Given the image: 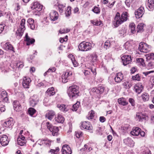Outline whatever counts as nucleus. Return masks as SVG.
Masks as SVG:
<instances>
[{
	"label": "nucleus",
	"instance_id": "obj_1",
	"mask_svg": "<svg viewBox=\"0 0 154 154\" xmlns=\"http://www.w3.org/2000/svg\"><path fill=\"white\" fill-rule=\"evenodd\" d=\"M129 16L127 12H123L120 17V13L118 12L115 16L112 23L115 28L118 27L123 23L126 21Z\"/></svg>",
	"mask_w": 154,
	"mask_h": 154
},
{
	"label": "nucleus",
	"instance_id": "obj_2",
	"mask_svg": "<svg viewBox=\"0 0 154 154\" xmlns=\"http://www.w3.org/2000/svg\"><path fill=\"white\" fill-rule=\"evenodd\" d=\"M79 87L76 85L70 86L68 90V94L71 99L76 98L79 96Z\"/></svg>",
	"mask_w": 154,
	"mask_h": 154
},
{
	"label": "nucleus",
	"instance_id": "obj_3",
	"mask_svg": "<svg viewBox=\"0 0 154 154\" xmlns=\"http://www.w3.org/2000/svg\"><path fill=\"white\" fill-rule=\"evenodd\" d=\"M92 47V44L91 43L83 41L79 45L78 49L79 51H86L91 50Z\"/></svg>",
	"mask_w": 154,
	"mask_h": 154
},
{
	"label": "nucleus",
	"instance_id": "obj_4",
	"mask_svg": "<svg viewBox=\"0 0 154 154\" xmlns=\"http://www.w3.org/2000/svg\"><path fill=\"white\" fill-rule=\"evenodd\" d=\"M25 20L24 19H22L21 20L19 27L16 33L17 36H21L23 35L24 32L26 29L25 26Z\"/></svg>",
	"mask_w": 154,
	"mask_h": 154
},
{
	"label": "nucleus",
	"instance_id": "obj_5",
	"mask_svg": "<svg viewBox=\"0 0 154 154\" xmlns=\"http://www.w3.org/2000/svg\"><path fill=\"white\" fill-rule=\"evenodd\" d=\"M46 126L48 130L52 133V134L54 136H57L58 135L59 129L57 127L54 126L52 124L49 122H47Z\"/></svg>",
	"mask_w": 154,
	"mask_h": 154
},
{
	"label": "nucleus",
	"instance_id": "obj_6",
	"mask_svg": "<svg viewBox=\"0 0 154 154\" xmlns=\"http://www.w3.org/2000/svg\"><path fill=\"white\" fill-rule=\"evenodd\" d=\"M138 49L140 52L147 53L150 51V48L149 45L145 43L141 42L139 44Z\"/></svg>",
	"mask_w": 154,
	"mask_h": 154
},
{
	"label": "nucleus",
	"instance_id": "obj_7",
	"mask_svg": "<svg viewBox=\"0 0 154 154\" xmlns=\"http://www.w3.org/2000/svg\"><path fill=\"white\" fill-rule=\"evenodd\" d=\"M125 49L127 50L126 53L128 54H131L133 53V51L134 50L132 45L128 41L126 42L123 45Z\"/></svg>",
	"mask_w": 154,
	"mask_h": 154
},
{
	"label": "nucleus",
	"instance_id": "obj_8",
	"mask_svg": "<svg viewBox=\"0 0 154 154\" xmlns=\"http://www.w3.org/2000/svg\"><path fill=\"white\" fill-rule=\"evenodd\" d=\"M39 100L38 96L36 95H33L29 99L30 105L32 107H34L38 104Z\"/></svg>",
	"mask_w": 154,
	"mask_h": 154
},
{
	"label": "nucleus",
	"instance_id": "obj_9",
	"mask_svg": "<svg viewBox=\"0 0 154 154\" xmlns=\"http://www.w3.org/2000/svg\"><path fill=\"white\" fill-rule=\"evenodd\" d=\"M123 64L126 66L130 63L132 61V59L131 55H124L121 57Z\"/></svg>",
	"mask_w": 154,
	"mask_h": 154
},
{
	"label": "nucleus",
	"instance_id": "obj_10",
	"mask_svg": "<svg viewBox=\"0 0 154 154\" xmlns=\"http://www.w3.org/2000/svg\"><path fill=\"white\" fill-rule=\"evenodd\" d=\"M7 93L4 90L0 91V101L3 102H7L8 99L7 97Z\"/></svg>",
	"mask_w": 154,
	"mask_h": 154
},
{
	"label": "nucleus",
	"instance_id": "obj_11",
	"mask_svg": "<svg viewBox=\"0 0 154 154\" xmlns=\"http://www.w3.org/2000/svg\"><path fill=\"white\" fill-rule=\"evenodd\" d=\"M31 82L30 78L28 77H25L22 82L23 87L25 88H29Z\"/></svg>",
	"mask_w": 154,
	"mask_h": 154
},
{
	"label": "nucleus",
	"instance_id": "obj_12",
	"mask_svg": "<svg viewBox=\"0 0 154 154\" xmlns=\"http://www.w3.org/2000/svg\"><path fill=\"white\" fill-rule=\"evenodd\" d=\"M144 12V8L142 7H140L135 12V16L137 18H139L142 17Z\"/></svg>",
	"mask_w": 154,
	"mask_h": 154
},
{
	"label": "nucleus",
	"instance_id": "obj_13",
	"mask_svg": "<svg viewBox=\"0 0 154 154\" xmlns=\"http://www.w3.org/2000/svg\"><path fill=\"white\" fill-rule=\"evenodd\" d=\"M14 124V122L13 119L10 118V119H7L5 122L4 123L3 125L6 128H11Z\"/></svg>",
	"mask_w": 154,
	"mask_h": 154
},
{
	"label": "nucleus",
	"instance_id": "obj_14",
	"mask_svg": "<svg viewBox=\"0 0 154 154\" xmlns=\"http://www.w3.org/2000/svg\"><path fill=\"white\" fill-rule=\"evenodd\" d=\"M52 142V140L48 138H45L41 140L40 143L41 144L40 145H43L49 147L51 145V143Z\"/></svg>",
	"mask_w": 154,
	"mask_h": 154
},
{
	"label": "nucleus",
	"instance_id": "obj_15",
	"mask_svg": "<svg viewBox=\"0 0 154 154\" xmlns=\"http://www.w3.org/2000/svg\"><path fill=\"white\" fill-rule=\"evenodd\" d=\"M17 144L21 146H24L26 142L25 137L23 135L19 136L17 139Z\"/></svg>",
	"mask_w": 154,
	"mask_h": 154
},
{
	"label": "nucleus",
	"instance_id": "obj_16",
	"mask_svg": "<svg viewBox=\"0 0 154 154\" xmlns=\"http://www.w3.org/2000/svg\"><path fill=\"white\" fill-rule=\"evenodd\" d=\"M0 142L1 145L3 146L7 145L9 142L8 137L5 135H2L0 139Z\"/></svg>",
	"mask_w": 154,
	"mask_h": 154
},
{
	"label": "nucleus",
	"instance_id": "obj_17",
	"mask_svg": "<svg viewBox=\"0 0 154 154\" xmlns=\"http://www.w3.org/2000/svg\"><path fill=\"white\" fill-rule=\"evenodd\" d=\"M147 116L145 113L140 112L137 113L135 117L136 119L139 122L141 121L143 119H146Z\"/></svg>",
	"mask_w": 154,
	"mask_h": 154
},
{
	"label": "nucleus",
	"instance_id": "obj_18",
	"mask_svg": "<svg viewBox=\"0 0 154 154\" xmlns=\"http://www.w3.org/2000/svg\"><path fill=\"white\" fill-rule=\"evenodd\" d=\"M50 17L51 20L54 21L57 20L58 18V14L56 11L52 10L50 13Z\"/></svg>",
	"mask_w": 154,
	"mask_h": 154
},
{
	"label": "nucleus",
	"instance_id": "obj_19",
	"mask_svg": "<svg viewBox=\"0 0 154 154\" xmlns=\"http://www.w3.org/2000/svg\"><path fill=\"white\" fill-rule=\"evenodd\" d=\"M24 41L26 42V44L27 45H29L34 43L35 40L34 38H30L28 35L27 33H26L24 38Z\"/></svg>",
	"mask_w": 154,
	"mask_h": 154
},
{
	"label": "nucleus",
	"instance_id": "obj_20",
	"mask_svg": "<svg viewBox=\"0 0 154 154\" xmlns=\"http://www.w3.org/2000/svg\"><path fill=\"white\" fill-rule=\"evenodd\" d=\"M143 88V86L141 83L136 84L134 86V89L135 92L138 94H140Z\"/></svg>",
	"mask_w": 154,
	"mask_h": 154
},
{
	"label": "nucleus",
	"instance_id": "obj_21",
	"mask_svg": "<svg viewBox=\"0 0 154 154\" xmlns=\"http://www.w3.org/2000/svg\"><path fill=\"white\" fill-rule=\"evenodd\" d=\"M81 125L82 127L84 129L88 130H91L92 129V127L89 122H83L82 123Z\"/></svg>",
	"mask_w": 154,
	"mask_h": 154
},
{
	"label": "nucleus",
	"instance_id": "obj_22",
	"mask_svg": "<svg viewBox=\"0 0 154 154\" xmlns=\"http://www.w3.org/2000/svg\"><path fill=\"white\" fill-rule=\"evenodd\" d=\"M42 8V5L37 2H34L31 7L32 9H35L36 10L38 11H41Z\"/></svg>",
	"mask_w": 154,
	"mask_h": 154
},
{
	"label": "nucleus",
	"instance_id": "obj_23",
	"mask_svg": "<svg viewBox=\"0 0 154 154\" xmlns=\"http://www.w3.org/2000/svg\"><path fill=\"white\" fill-rule=\"evenodd\" d=\"M123 79V75L122 73L119 72L116 74L115 78V82L117 83L120 82Z\"/></svg>",
	"mask_w": 154,
	"mask_h": 154
},
{
	"label": "nucleus",
	"instance_id": "obj_24",
	"mask_svg": "<svg viewBox=\"0 0 154 154\" xmlns=\"http://www.w3.org/2000/svg\"><path fill=\"white\" fill-rule=\"evenodd\" d=\"M1 45L6 50H10L13 51V48L9 42H7L4 45L2 43Z\"/></svg>",
	"mask_w": 154,
	"mask_h": 154
},
{
	"label": "nucleus",
	"instance_id": "obj_25",
	"mask_svg": "<svg viewBox=\"0 0 154 154\" xmlns=\"http://www.w3.org/2000/svg\"><path fill=\"white\" fill-rule=\"evenodd\" d=\"M29 24V26L32 30L35 29V25L34 20L32 18H29L27 20Z\"/></svg>",
	"mask_w": 154,
	"mask_h": 154
},
{
	"label": "nucleus",
	"instance_id": "obj_26",
	"mask_svg": "<svg viewBox=\"0 0 154 154\" xmlns=\"http://www.w3.org/2000/svg\"><path fill=\"white\" fill-rule=\"evenodd\" d=\"M141 131L140 128L137 127L134 128L133 131L131 132V134L134 136H137L140 134V131Z\"/></svg>",
	"mask_w": 154,
	"mask_h": 154
},
{
	"label": "nucleus",
	"instance_id": "obj_27",
	"mask_svg": "<svg viewBox=\"0 0 154 154\" xmlns=\"http://www.w3.org/2000/svg\"><path fill=\"white\" fill-rule=\"evenodd\" d=\"M14 110L16 111H19L21 109V105L19 102L17 101H14L13 103Z\"/></svg>",
	"mask_w": 154,
	"mask_h": 154
},
{
	"label": "nucleus",
	"instance_id": "obj_28",
	"mask_svg": "<svg viewBox=\"0 0 154 154\" xmlns=\"http://www.w3.org/2000/svg\"><path fill=\"white\" fill-rule=\"evenodd\" d=\"M55 120L57 122L62 123L64 121V119L61 115L59 114L55 117Z\"/></svg>",
	"mask_w": 154,
	"mask_h": 154
},
{
	"label": "nucleus",
	"instance_id": "obj_29",
	"mask_svg": "<svg viewBox=\"0 0 154 154\" xmlns=\"http://www.w3.org/2000/svg\"><path fill=\"white\" fill-rule=\"evenodd\" d=\"M55 114V113L54 111L52 110L50 111L46 114L45 117L46 118L51 120L53 118Z\"/></svg>",
	"mask_w": 154,
	"mask_h": 154
},
{
	"label": "nucleus",
	"instance_id": "obj_30",
	"mask_svg": "<svg viewBox=\"0 0 154 154\" xmlns=\"http://www.w3.org/2000/svg\"><path fill=\"white\" fill-rule=\"evenodd\" d=\"M148 4L146 6L149 10L152 11L154 8V3L153 0H148Z\"/></svg>",
	"mask_w": 154,
	"mask_h": 154
},
{
	"label": "nucleus",
	"instance_id": "obj_31",
	"mask_svg": "<svg viewBox=\"0 0 154 154\" xmlns=\"http://www.w3.org/2000/svg\"><path fill=\"white\" fill-rule=\"evenodd\" d=\"M46 93L48 95L51 96L54 95L55 92L54 88L53 87H51L48 89Z\"/></svg>",
	"mask_w": 154,
	"mask_h": 154
},
{
	"label": "nucleus",
	"instance_id": "obj_32",
	"mask_svg": "<svg viewBox=\"0 0 154 154\" xmlns=\"http://www.w3.org/2000/svg\"><path fill=\"white\" fill-rule=\"evenodd\" d=\"M118 103L120 105L125 106L128 104V102L126 101L125 98L122 97L118 99Z\"/></svg>",
	"mask_w": 154,
	"mask_h": 154
},
{
	"label": "nucleus",
	"instance_id": "obj_33",
	"mask_svg": "<svg viewBox=\"0 0 154 154\" xmlns=\"http://www.w3.org/2000/svg\"><path fill=\"white\" fill-rule=\"evenodd\" d=\"M129 28L132 34H134L135 32V25L134 23H131L129 25Z\"/></svg>",
	"mask_w": 154,
	"mask_h": 154
},
{
	"label": "nucleus",
	"instance_id": "obj_34",
	"mask_svg": "<svg viewBox=\"0 0 154 154\" xmlns=\"http://www.w3.org/2000/svg\"><path fill=\"white\" fill-rule=\"evenodd\" d=\"M147 60H154V53H150L145 55Z\"/></svg>",
	"mask_w": 154,
	"mask_h": 154
},
{
	"label": "nucleus",
	"instance_id": "obj_35",
	"mask_svg": "<svg viewBox=\"0 0 154 154\" xmlns=\"http://www.w3.org/2000/svg\"><path fill=\"white\" fill-rule=\"evenodd\" d=\"M124 142L127 145L131 146V144L133 143V141L130 138H127L124 140Z\"/></svg>",
	"mask_w": 154,
	"mask_h": 154
},
{
	"label": "nucleus",
	"instance_id": "obj_36",
	"mask_svg": "<svg viewBox=\"0 0 154 154\" xmlns=\"http://www.w3.org/2000/svg\"><path fill=\"white\" fill-rule=\"evenodd\" d=\"M57 107L61 111L63 112H67L68 111V109L66 106L64 104L58 105Z\"/></svg>",
	"mask_w": 154,
	"mask_h": 154
},
{
	"label": "nucleus",
	"instance_id": "obj_37",
	"mask_svg": "<svg viewBox=\"0 0 154 154\" xmlns=\"http://www.w3.org/2000/svg\"><path fill=\"white\" fill-rule=\"evenodd\" d=\"M144 24L143 23H140L137 26V32H142L143 31Z\"/></svg>",
	"mask_w": 154,
	"mask_h": 154
},
{
	"label": "nucleus",
	"instance_id": "obj_38",
	"mask_svg": "<svg viewBox=\"0 0 154 154\" xmlns=\"http://www.w3.org/2000/svg\"><path fill=\"white\" fill-rule=\"evenodd\" d=\"M141 97L143 100L144 101L148 100L149 99L148 94L146 93H143L142 94Z\"/></svg>",
	"mask_w": 154,
	"mask_h": 154
},
{
	"label": "nucleus",
	"instance_id": "obj_39",
	"mask_svg": "<svg viewBox=\"0 0 154 154\" xmlns=\"http://www.w3.org/2000/svg\"><path fill=\"white\" fill-rule=\"evenodd\" d=\"M63 149L65 150L66 152H72V151L71 148L69 147L68 145L67 144L64 145L62 147Z\"/></svg>",
	"mask_w": 154,
	"mask_h": 154
},
{
	"label": "nucleus",
	"instance_id": "obj_40",
	"mask_svg": "<svg viewBox=\"0 0 154 154\" xmlns=\"http://www.w3.org/2000/svg\"><path fill=\"white\" fill-rule=\"evenodd\" d=\"M80 105V103L79 102H77L76 103L74 104L72 106V110L73 111H76L79 107Z\"/></svg>",
	"mask_w": 154,
	"mask_h": 154
},
{
	"label": "nucleus",
	"instance_id": "obj_41",
	"mask_svg": "<svg viewBox=\"0 0 154 154\" xmlns=\"http://www.w3.org/2000/svg\"><path fill=\"white\" fill-rule=\"evenodd\" d=\"M94 112L93 110H91L88 113V116L87 117L88 119H92L94 116Z\"/></svg>",
	"mask_w": 154,
	"mask_h": 154
},
{
	"label": "nucleus",
	"instance_id": "obj_42",
	"mask_svg": "<svg viewBox=\"0 0 154 154\" xmlns=\"http://www.w3.org/2000/svg\"><path fill=\"white\" fill-rule=\"evenodd\" d=\"M137 63H139L141 65L143 66H145V64L144 62V60L143 58H137Z\"/></svg>",
	"mask_w": 154,
	"mask_h": 154
},
{
	"label": "nucleus",
	"instance_id": "obj_43",
	"mask_svg": "<svg viewBox=\"0 0 154 154\" xmlns=\"http://www.w3.org/2000/svg\"><path fill=\"white\" fill-rule=\"evenodd\" d=\"M60 149L58 147H56L55 149H51L49 152H51V154H57Z\"/></svg>",
	"mask_w": 154,
	"mask_h": 154
},
{
	"label": "nucleus",
	"instance_id": "obj_44",
	"mask_svg": "<svg viewBox=\"0 0 154 154\" xmlns=\"http://www.w3.org/2000/svg\"><path fill=\"white\" fill-rule=\"evenodd\" d=\"M69 77L66 75H65L64 73L62 76V82L63 83H66L68 82V78Z\"/></svg>",
	"mask_w": 154,
	"mask_h": 154
},
{
	"label": "nucleus",
	"instance_id": "obj_45",
	"mask_svg": "<svg viewBox=\"0 0 154 154\" xmlns=\"http://www.w3.org/2000/svg\"><path fill=\"white\" fill-rule=\"evenodd\" d=\"M35 110L32 108H30L28 110V113L31 116H32L35 112Z\"/></svg>",
	"mask_w": 154,
	"mask_h": 154
},
{
	"label": "nucleus",
	"instance_id": "obj_46",
	"mask_svg": "<svg viewBox=\"0 0 154 154\" xmlns=\"http://www.w3.org/2000/svg\"><path fill=\"white\" fill-rule=\"evenodd\" d=\"M90 92L91 94H92L95 95H97V94H99L97 88H92Z\"/></svg>",
	"mask_w": 154,
	"mask_h": 154
},
{
	"label": "nucleus",
	"instance_id": "obj_47",
	"mask_svg": "<svg viewBox=\"0 0 154 154\" xmlns=\"http://www.w3.org/2000/svg\"><path fill=\"white\" fill-rule=\"evenodd\" d=\"M65 7V5L63 4H59L58 5V9L60 12L62 13L63 12Z\"/></svg>",
	"mask_w": 154,
	"mask_h": 154
},
{
	"label": "nucleus",
	"instance_id": "obj_48",
	"mask_svg": "<svg viewBox=\"0 0 154 154\" xmlns=\"http://www.w3.org/2000/svg\"><path fill=\"white\" fill-rule=\"evenodd\" d=\"M70 31V30L67 29H61L59 30V32L61 34L67 33Z\"/></svg>",
	"mask_w": 154,
	"mask_h": 154
},
{
	"label": "nucleus",
	"instance_id": "obj_49",
	"mask_svg": "<svg viewBox=\"0 0 154 154\" xmlns=\"http://www.w3.org/2000/svg\"><path fill=\"white\" fill-rule=\"evenodd\" d=\"M132 79L133 80L140 81V77L139 74H137L134 76H133Z\"/></svg>",
	"mask_w": 154,
	"mask_h": 154
},
{
	"label": "nucleus",
	"instance_id": "obj_50",
	"mask_svg": "<svg viewBox=\"0 0 154 154\" xmlns=\"http://www.w3.org/2000/svg\"><path fill=\"white\" fill-rule=\"evenodd\" d=\"M65 14L66 17H68L70 16L71 14V7H68L65 13Z\"/></svg>",
	"mask_w": 154,
	"mask_h": 154
},
{
	"label": "nucleus",
	"instance_id": "obj_51",
	"mask_svg": "<svg viewBox=\"0 0 154 154\" xmlns=\"http://www.w3.org/2000/svg\"><path fill=\"white\" fill-rule=\"evenodd\" d=\"M91 22L94 25L96 26L100 25L101 24V22L100 21H97V20H91Z\"/></svg>",
	"mask_w": 154,
	"mask_h": 154
},
{
	"label": "nucleus",
	"instance_id": "obj_52",
	"mask_svg": "<svg viewBox=\"0 0 154 154\" xmlns=\"http://www.w3.org/2000/svg\"><path fill=\"white\" fill-rule=\"evenodd\" d=\"M97 56L95 53H93L91 55V61L93 62H95L97 59Z\"/></svg>",
	"mask_w": 154,
	"mask_h": 154
},
{
	"label": "nucleus",
	"instance_id": "obj_53",
	"mask_svg": "<svg viewBox=\"0 0 154 154\" xmlns=\"http://www.w3.org/2000/svg\"><path fill=\"white\" fill-rule=\"evenodd\" d=\"M110 45V41L109 40H107L104 43V48L106 49L109 48Z\"/></svg>",
	"mask_w": 154,
	"mask_h": 154
},
{
	"label": "nucleus",
	"instance_id": "obj_54",
	"mask_svg": "<svg viewBox=\"0 0 154 154\" xmlns=\"http://www.w3.org/2000/svg\"><path fill=\"white\" fill-rule=\"evenodd\" d=\"M97 89L98 90L99 94H100L103 93L105 88L103 86H100L98 87Z\"/></svg>",
	"mask_w": 154,
	"mask_h": 154
},
{
	"label": "nucleus",
	"instance_id": "obj_55",
	"mask_svg": "<svg viewBox=\"0 0 154 154\" xmlns=\"http://www.w3.org/2000/svg\"><path fill=\"white\" fill-rule=\"evenodd\" d=\"M129 125L128 124H126L124 126H121V129L123 130V131L124 132L126 131L128 129Z\"/></svg>",
	"mask_w": 154,
	"mask_h": 154
},
{
	"label": "nucleus",
	"instance_id": "obj_56",
	"mask_svg": "<svg viewBox=\"0 0 154 154\" xmlns=\"http://www.w3.org/2000/svg\"><path fill=\"white\" fill-rule=\"evenodd\" d=\"M147 67L148 69H151L154 68V63L153 62H149L147 65Z\"/></svg>",
	"mask_w": 154,
	"mask_h": 154
},
{
	"label": "nucleus",
	"instance_id": "obj_57",
	"mask_svg": "<svg viewBox=\"0 0 154 154\" xmlns=\"http://www.w3.org/2000/svg\"><path fill=\"white\" fill-rule=\"evenodd\" d=\"M23 63L22 61H19L17 63V66L19 68H21L23 66Z\"/></svg>",
	"mask_w": 154,
	"mask_h": 154
},
{
	"label": "nucleus",
	"instance_id": "obj_58",
	"mask_svg": "<svg viewBox=\"0 0 154 154\" xmlns=\"http://www.w3.org/2000/svg\"><path fill=\"white\" fill-rule=\"evenodd\" d=\"M92 11L97 14H98L100 12V10L97 7H95L94 8L92 9Z\"/></svg>",
	"mask_w": 154,
	"mask_h": 154
},
{
	"label": "nucleus",
	"instance_id": "obj_59",
	"mask_svg": "<svg viewBox=\"0 0 154 154\" xmlns=\"http://www.w3.org/2000/svg\"><path fill=\"white\" fill-rule=\"evenodd\" d=\"M82 133L81 131H78L77 132H75V135L76 137L78 138H79L80 137H81L82 135Z\"/></svg>",
	"mask_w": 154,
	"mask_h": 154
},
{
	"label": "nucleus",
	"instance_id": "obj_60",
	"mask_svg": "<svg viewBox=\"0 0 154 154\" xmlns=\"http://www.w3.org/2000/svg\"><path fill=\"white\" fill-rule=\"evenodd\" d=\"M128 101L132 106H134L135 105L134 100V99L130 98L129 99Z\"/></svg>",
	"mask_w": 154,
	"mask_h": 154
},
{
	"label": "nucleus",
	"instance_id": "obj_61",
	"mask_svg": "<svg viewBox=\"0 0 154 154\" xmlns=\"http://www.w3.org/2000/svg\"><path fill=\"white\" fill-rule=\"evenodd\" d=\"M72 62L75 67H76L78 66V63L75 61L74 58L71 59Z\"/></svg>",
	"mask_w": 154,
	"mask_h": 154
},
{
	"label": "nucleus",
	"instance_id": "obj_62",
	"mask_svg": "<svg viewBox=\"0 0 154 154\" xmlns=\"http://www.w3.org/2000/svg\"><path fill=\"white\" fill-rule=\"evenodd\" d=\"M133 0H125V3L126 5L128 7L130 6V3H131Z\"/></svg>",
	"mask_w": 154,
	"mask_h": 154
},
{
	"label": "nucleus",
	"instance_id": "obj_63",
	"mask_svg": "<svg viewBox=\"0 0 154 154\" xmlns=\"http://www.w3.org/2000/svg\"><path fill=\"white\" fill-rule=\"evenodd\" d=\"M154 72V71H147V72H143V74H144L145 76H146L147 75H148L150 73H151Z\"/></svg>",
	"mask_w": 154,
	"mask_h": 154
},
{
	"label": "nucleus",
	"instance_id": "obj_64",
	"mask_svg": "<svg viewBox=\"0 0 154 154\" xmlns=\"http://www.w3.org/2000/svg\"><path fill=\"white\" fill-rule=\"evenodd\" d=\"M129 82L128 81H127L125 82L122 83V85L124 86L125 88H127L128 86Z\"/></svg>",
	"mask_w": 154,
	"mask_h": 154
}]
</instances>
